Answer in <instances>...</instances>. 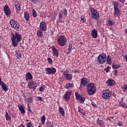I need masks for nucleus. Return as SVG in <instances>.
I'll return each instance as SVG.
<instances>
[{"instance_id": "1", "label": "nucleus", "mask_w": 127, "mask_h": 127, "mask_svg": "<svg viewBox=\"0 0 127 127\" xmlns=\"http://www.w3.org/2000/svg\"><path fill=\"white\" fill-rule=\"evenodd\" d=\"M22 39V37L18 32H15L14 34H11V35L12 45L14 47H17L18 43L21 41Z\"/></svg>"}, {"instance_id": "2", "label": "nucleus", "mask_w": 127, "mask_h": 127, "mask_svg": "<svg viewBox=\"0 0 127 127\" xmlns=\"http://www.w3.org/2000/svg\"><path fill=\"white\" fill-rule=\"evenodd\" d=\"M87 91L90 96H92L96 93V86L94 83H90L87 85Z\"/></svg>"}, {"instance_id": "3", "label": "nucleus", "mask_w": 127, "mask_h": 127, "mask_svg": "<svg viewBox=\"0 0 127 127\" xmlns=\"http://www.w3.org/2000/svg\"><path fill=\"white\" fill-rule=\"evenodd\" d=\"M57 42L60 46H65L67 42V39L64 35L59 36L57 38Z\"/></svg>"}, {"instance_id": "4", "label": "nucleus", "mask_w": 127, "mask_h": 127, "mask_svg": "<svg viewBox=\"0 0 127 127\" xmlns=\"http://www.w3.org/2000/svg\"><path fill=\"white\" fill-rule=\"evenodd\" d=\"M89 9L92 18L96 20H98V19L100 18V13H99V11L94 8H90Z\"/></svg>"}, {"instance_id": "5", "label": "nucleus", "mask_w": 127, "mask_h": 127, "mask_svg": "<svg viewBox=\"0 0 127 127\" xmlns=\"http://www.w3.org/2000/svg\"><path fill=\"white\" fill-rule=\"evenodd\" d=\"M107 60V55L105 53H101L97 57V62L99 64H104Z\"/></svg>"}, {"instance_id": "6", "label": "nucleus", "mask_w": 127, "mask_h": 127, "mask_svg": "<svg viewBox=\"0 0 127 127\" xmlns=\"http://www.w3.org/2000/svg\"><path fill=\"white\" fill-rule=\"evenodd\" d=\"M102 98L105 100H108L112 97V91L109 89H106L102 92Z\"/></svg>"}, {"instance_id": "7", "label": "nucleus", "mask_w": 127, "mask_h": 127, "mask_svg": "<svg viewBox=\"0 0 127 127\" xmlns=\"http://www.w3.org/2000/svg\"><path fill=\"white\" fill-rule=\"evenodd\" d=\"M46 74L50 75V74H55L56 73V68L55 67H46L45 68Z\"/></svg>"}, {"instance_id": "8", "label": "nucleus", "mask_w": 127, "mask_h": 127, "mask_svg": "<svg viewBox=\"0 0 127 127\" xmlns=\"http://www.w3.org/2000/svg\"><path fill=\"white\" fill-rule=\"evenodd\" d=\"M10 23L11 26L14 28V29H15L16 30H19V25H17L16 21H15L13 19H10Z\"/></svg>"}, {"instance_id": "9", "label": "nucleus", "mask_w": 127, "mask_h": 127, "mask_svg": "<svg viewBox=\"0 0 127 127\" xmlns=\"http://www.w3.org/2000/svg\"><path fill=\"white\" fill-rule=\"evenodd\" d=\"M72 95V91L68 90L67 92L63 96V99L65 102H68L70 100V97Z\"/></svg>"}, {"instance_id": "10", "label": "nucleus", "mask_w": 127, "mask_h": 127, "mask_svg": "<svg viewBox=\"0 0 127 127\" xmlns=\"http://www.w3.org/2000/svg\"><path fill=\"white\" fill-rule=\"evenodd\" d=\"M3 11L6 15V16H9L10 14H11V10H10V8L7 5H5L3 7Z\"/></svg>"}, {"instance_id": "11", "label": "nucleus", "mask_w": 127, "mask_h": 127, "mask_svg": "<svg viewBox=\"0 0 127 127\" xmlns=\"http://www.w3.org/2000/svg\"><path fill=\"white\" fill-rule=\"evenodd\" d=\"M63 74L64 77H65V78L66 79V80H72V78H73V76H72V74L68 73V69L64 71Z\"/></svg>"}, {"instance_id": "12", "label": "nucleus", "mask_w": 127, "mask_h": 127, "mask_svg": "<svg viewBox=\"0 0 127 127\" xmlns=\"http://www.w3.org/2000/svg\"><path fill=\"white\" fill-rule=\"evenodd\" d=\"M75 97L77 101H79L80 103H84L85 102V97L83 95H79L75 93Z\"/></svg>"}, {"instance_id": "13", "label": "nucleus", "mask_w": 127, "mask_h": 127, "mask_svg": "<svg viewBox=\"0 0 127 127\" xmlns=\"http://www.w3.org/2000/svg\"><path fill=\"white\" fill-rule=\"evenodd\" d=\"M47 29V26H46V23L45 21H42L40 23V30L42 31H46Z\"/></svg>"}, {"instance_id": "14", "label": "nucleus", "mask_w": 127, "mask_h": 127, "mask_svg": "<svg viewBox=\"0 0 127 127\" xmlns=\"http://www.w3.org/2000/svg\"><path fill=\"white\" fill-rule=\"evenodd\" d=\"M28 86L30 89H32L34 90L36 89V82L35 81H29Z\"/></svg>"}, {"instance_id": "15", "label": "nucleus", "mask_w": 127, "mask_h": 127, "mask_svg": "<svg viewBox=\"0 0 127 127\" xmlns=\"http://www.w3.org/2000/svg\"><path fill=\"white\" fill-rule=\"evenodd\" d=\"M52 52L53 56H55L56 57H59V53L58 52V50L56 49L54 46H52Z\"/></svg>"}, {"instance_id": "16", "label": "nucleus", "mask_w": 127, "mask_h": 127, "mask_svg": "<svg viewBox=\"0 0 127 127\" xmlns=\"http://www.w3.org/2000/svg\"><path fill=\"white\" fill-rule=\"evenodd\" d=\"M80 84L82 85V86H86L87 84H88V79L83 77L80 79Z\"/></svg>"}, {"instance_id": "17", "label": "nucleus", "mask_w": 127, "mask_h": 127, "mask_svg": "<svg viewBox=\"0 0 127 127\" xmlns=\"http://www.w3.org/2000/svg\"><path fill=\"white\" fill-rule=\"evenodd\" d=\"M33 77L32 76V74L30 72H28L26 73L25 75V79L26 81H30V80H32Z\"/></svg>"}, {"instance_id": "18", "label": "nucleus", "mask_w": 127, "mask_h": 127, "mask_svg": "<svg viewBox=\"0 0 127 127\" xmlns=\"http://www.w3.org/2000/svg\"><path fill=\"white\" fill-rule=\"evenodd\" d=\"M91 36L93 37V38H97L98 37V31L96 29H93L91 31Z\"/></svg>"}, {"instance_id": "19", "label": "nucleus", "mask_w": 127, "mask_h": 127, "mask_svg": "<svg viewBox=\"0 0 127 127\" xmlns=\"http://www.w3.org/2000/svg\"><path fill=\"white\" fill-rule=\"evenodd\" d=\"M16 12H19L20 9V3L18 1H16L14 3Z\"/></svg>"}, {"instance_id": "20", "label": "nucleus", "mask_w": 127, "mask_h": 127, "mask_svg": "<svg viewBox=\"0 0 127 127\" xmlns=\"http://www.w3.org/2000/svg\"><path fill=\"white\" fill-rule=\"evenodd\" d=\"M115 81L112 79H109L107 80V84L108 86H114L115 85Z\"/></svg>"}, {"instance_id": "21", "label": "nucleus", "mask_w": 127, "mask_h": 127, "mask_svg": "<svg viewBox=\"0 0 127 127\" xmlns=\"http://www.w3.org/2000/svg\"><path fill=\"white\" fill-rule=\"evenodd\" d=\"M65 88L67 90L68 89H73L74 88V84L72 83H68L65 85Z\"/></svg>"}, {"instance_id": "22", "label": "nucleus", "mask_w": 127, "mask_h": 127, "mask_svg": "<svg viewBox=\"0 0 127 127\" xmlns=\"http://www.w3.org/2000/svg\"><path fill=\"white\" fill-rule=\"evenodd\" d=\"M24 18H25V20H26V21H28V20H29L30 19V16H29V14L26 11L24 12Z\"/></svg>"}, {"instance_id": "23", "label": "nucleus", "mask_w": 127, "mask_h": 127, "mask_svg": "<svg viewBox=\"0 0 127 127\" xmlns=\"http://www.w3.org/2000/svg\"><path fill=\"white\" fill-rule=\"evenodd\" d=\"M1 86V88L3 91L5 92H7L8 90V88H7V85L4 83V82H2V84L0 85Z\"/></svg>"}, {"instance_id": "24", "label": "nucleus", "mask_w": 127, "mask_h": 127, "mask_svg": "<svg viewBox=\"0 0 127 127\" xmlns=\"http://www.w3.org/2000/svg\"><path fill=\"white\" fill-rule=\"evenodd\" d=\"M106 61L109 65H112V58L110 55H108L106 57Z\"/></svg>"}, {"instance_id": "25", "label": "nucleus", "mask_w": 127, "mask_h": 127, "mask_svg": "<svg viewBox=\"0 0 127 127\" xmlns=\"http://www.w3.org/2000/svg\"><path fill=\"white\" fill-rule=\"evenodd\" d=\"M59 112L60 114H61L63 117L65 116V112H64V109H63V108L59 107Z\"/></svg>"}, {"instance_id": "26", "label": "nucleus", "mask_w": 127, "mask_h": 127, "mask_svg": "<svg viewBox=\"0 0 127 127\" xmlns=\"http://www.w3.org/2000/svg\"><path fill=\"white\" fill-rule=\"evenodd\" d=\"M19 110L21 112V114H25V110H24V105H21L19 107Z\"/></svg>"}, {"instance_id": "27", "label": "nucleus", "mask_w": 127, "mask_h": 127, "mask_svg": "<svg viewBox=\"0 0 127 127\" xmlns=\"http://www.w3.org/2000/svg\"><path fill=\"white\" fill-rule=\"evenodd\" d=\"M5 117L6 121H11V117L9 116L7 112H5Z\"/></svg>"}, {"instance_id": "28", "label": "nucleus", "mask_w": 127, "mask_h": 127, "mask_svg": "<svg viewBox=\"0 0 127 127\" xmlns=\"http://www.w3.org/2000/svg\"><path fill=\"white\" fill-rule=\"evenodd\" d=\"M96 123L98 126H102V127H103V125H104V121L100 120L99 118L97 120Z\"/></svg>"}, {"instance_id": "29", "label": "nucleus", "mask_w": 127, "mask_h": 127, "mask_svg": "<svg viewBox=\"0 0 127 127\" xmlns=\"http://www.w3.org/2000/svg\"><path fill=\"white\" fill-rule=\"evenodd\" d=\"M45 121H46V117H45V116H42L41 118V122L43 125H44Z\"/></svg>"}, {"instance_id": "30", "label": "nucleus", "mask_w": 127, "mask_h": 127, "mask_svg": "<svg viewBox=\"0 0 127 127\" xmlns=\"http://www.w3.org/2000/svg\"><path fill=\"white\" fill-rule=\"evenodd\" d=\"M24 101H26L28 104H29V103H32V98H27L24 99Z\"/></svg>"}, {"instance_id": "31", "label": "nucleus", "mask_w": 127, "mask_h": 127, "mask_svg": "<svg viewBox=\"0 0 127 127\" xmlns=\"http://www.w3.org/2000/svg\"><path fill=\"white\" fill-rule=\"evenodd\" d=\"M37 35L38 37H41L43 35V33L41 30H38L37 32Z\"/></svg>"}, {"instance_id": "32", "label": "nucleus", "mask_w": 127, "mask_h": 127, "mask_svg": "<svg viewBox=\"0 0 127 127\" xmlns=\"http://www.w3.org/2000/svg\"><path fill=\"white\" fill-rule=\"evenodd\" d=\"M114 15H118V14L120 13V9H119V8H114Z\"/></svg>"}, {"instance_id": "33", "label": "nucleus", "mask_w": 127, "mask_h": 127, "mask_svg": "<svg viewBox=\"0 0 127 127\" xmlns=\"http://www.w3.org/2000/svg\"><path fill=\"white\" fill-rule=\"evenodd\" d=\"M112 67L114 69H119L121 67V65L117 64H113Z\"/></svg>"}, {"instance_id": "34", "label": "nucleus", "mask_w": 127, "mask_h": 127, "mask_svg": "<svg viewBox=\"0 0 127 127\" xmlns=\"http://www.w3.org/2000/svg\"><path fill=\"white\" fill-rule=\"evenodd\" d=\"M62 18H63V16L62 15V13H60L59 14V22H62Z\"/></svg>"}, {"instance_id": "35", "label": "nucleus", "mask_w": 127, "mask_h": 127, "mask_svg": "<svg viewBox=\"0 0 127 127\" xmlns=\"http://www.w3.org/2000/svg\"><path fill=\"white\" fill-rule=\"evenodd\" d=\"M122 91L127 92V84H124L122 87Z\"/></svg>"}, {"instance_id": "36", "label": "nucleus", "mask_w": 127, "mask_h": 127, "mask_svg": "<svg viewBox=\"0 0 127 127\" xmlns=\"http://www.w3.org/2000/svg\"><path fill=\"white\" fill-rule=\"evenodd\" d=\"M32 15L33 17H36V16H37V13L36 12V11L34 10V9H33L32 10Z\"/></svg>"}, {"instance_id": "37", "label": "nucleus", "mask_w": 127, "mask_h": 127, "mask_svg": "<svg viewBox=\"0 0 127 127\" xmlns=\"http://www.w3.org/2000/svg\"><path fill=\"white\" fill-rule=\"evenodd\" d=\"M47 61L48 62V63L50 64L51 65H52L53 64V60H52V59L51 58H48L47 59Z\"/></svg>"}, {"instance_id": "38", "label": "nucleus", "mask_w": 127, "mask_h": 127, "mask_svg": "<svg viewBox=\"0 0 127 127\" xmlns=\"http://www.w3.org/2000/svg\"><path fill=\"white\" fill-rule=\"evenodd\" d=\"M15 53L16 54V57L17 58H19V57H20V58H21V54H20V52H17V51H16Z\"/></svg>"}, {"instance_id": "39", "label": "nucleus", "mask_w": 127, "mask_h": 127, "mask_svg": "<svg viewBox=\"0 0 127 127\" xmlns=\"http://www.w3.org/2000/svg\"><path fill=\"white\" fill-rule=\"evenodd\" d=\"M114 8H119L118 6H119V3L117 1L114 2Z\"/></svg>"}, {"instance_id": "40", "label": "nucleus", "mask_w": 127, "mask_h": 127, "mask_svg": "<svg viewBox=\"0 0 127 127\" xmlns=\"http://www.w3.org/2000/svg\"><path fill=\"white\" fill-rule=\"evenodd\" d=\"M45 89V86L44 85H43L41 87H40V88L39 89V91H40V92H44Z\"/></svg>"}, {"instance_id": "41", "label": "nucleus", "mask_w": 127, "mask_h": 127, "mask_svg": "<svg viewBox=\"0 0 127 127\" xmlns=\"http://www.w3.org/2000/svg\"><path fill=\"white\" fill-rule=\"evenodd\" d=\"M120 106L123 108H127V105L124 103H120Z\"/></svg>"}, {"instance_id": "42", "label": "nucleus", "mask_w": 127, "mask_h": 127, "mask_svg": "<svg viewBox=\"0 0 127 127\" xmlns=\"http://www.w3.org/2000/svg\"><path fill=\"white\" fill-rule=\"evenodd\" d=\"M108 25H109L110 26L112 25H114V22L111 20H109L108 21Z\"/></svg>"}, {"instance_id": "43", "label": "nucleus", "mask_w": 127, "mask_h": 127, "mask_svg": "<svg viewBox=\"0 0 127 127\" xmlns=\"http://www.w3.org/2000/svg\"><path fill=\"white\" fill-rule=\"evenodd\" d=\"M61 12L64 14V15L67 16V10L66 9H64L63 11H61Z\"/></svg>"}, {"instance_id": "44", "label": "nucleus", "mask_w": 127, "mask_h": 127, "mask_svg": "<svg viewBox=\"0 0 127 127\" xmlns=\"http://www.w3.org/2000/svg\"><path fill=\"white\" fill-rule=\"evenodd\" d=\"M72 72L75 73L76 74H77V73L78 74H80V71H79V70H78L77 69H72Z\"/></svg>"}, {"instance_id": "45", "label": "nucleus", "mask_w": 127, "mask_h": 127, "mask_svg": "<svg viewBox=\"0 0 127 127\" xmlns=\"http://www.w3.org/2000/svg\"><path fill=\"white\" fill-rule=\"evenodd\" d=\"M47 127H53V125H52L51 122H49L47 123Z\"/></svg>"}, {"instance_id": "46", "label": "nucleus", "mask_w": 127, "mask_h": 127, "mask_svg": "<svg viewBox=\"0 0 127 127\" xmlns=\"http://www.w3.org/2000/svg\"><path fill=\"white\" fill-rule=\"evenodd\" d=\"M27 127H33V126H32V124H31V122H29L26 124Z\"/></svg>"}, {"instance_id": "47", "label": "nucleus", "mask_w": 127, "mask_h": 127, "mask_svg": "<svg viewBox=\"0 0 127 127\" xmlns=\"http://www.w3.org/2000/svg\"><path fill=\"white\" fill-rule=\"evenodd\" d=\"M37 98L38 99V101H42V102L43 101V99L40 96H38L37 97Z\"/></svg>"}, {"instance_id": "48", "label": "nucleus", "mask_w": 127, "mask_h": 127, "mask_svg": "<svg viewBox=\"0 0 127 127\" xmlns=\"http://www.w3.org/2000/svg\"><path fill=\"white\" fill-rule=\"evenodd\" d=\"M118 126H119V127H122V126H123V122H122V121H119V122L118 123Z\"/></svg>"}, {"instance_id": "49", "label": "nucleus", "mask_w": 127, "mask_h": 127, "mask_svg": "<svg viewBox=\"0 0 127 127\" xmlns=\"http://www.w3.org/2000/svg\"><path fill=\"white\" fill-rule=\"evenodd\" d=\"M81 20L83 21V22H85L86 21V19L85 18V17L81 16Z\"/></svg>"}, {"instance_id": "50", "label": "nucleus", "mask_w": 127, "mask_h": 127, "mask_svg": "<svg viewBox=\"0 0 127 127\" xmlns=\"http://www.w3.org/2000/svg\"><path fill=\"white\" fill-rule=\"evenodd\" d=\"M28 112H30V113H32V110L30 109V107L28 105Z\"/></svg>"}, {"instance_id": "51", "label": "nucleus", "mask_w": 127, "mask_h": 127, "mask_svg": "<svg viewBox=\"0 0 127 127\" xmlns=\"http://www.w3.org/2000/svg\"><path fill=\"white\" fill-rule=\"evenodd\" d=\"M32 2H33V3H36L37 1H39V0H32Z\"/></svg>"}, {"instance_id": "52", "label": "nucleus", "mask_w": 127, "mask_h": 127, "mask_svg": "<svg viewBox=\"0 0 127 127\" xmlns=\"http://www.w3.org/2000/svg\"><path fill=\"white\" fill-rule=\"evenodd\" d=\"M124 59H125V60H126V62H127V55H125Z\"/></svg>"}, {"instance_id": "53", "label": "nucleus", "mask_w": 127, "mask_h": 127, "mask_svg": "<svg viewBox=\"0 0 127 127\" xmlns=\"http://www.w3.org/2000/svg\"><path fill=\"white\" fill-rule=\"evenodd\" d=\"M3 83V81H1V78L0 77V86Z\"/></svg>"}, {"instance_id": "54", "label": "nucleus", "mask_w": 127, "mask_h": 127, "mask_svg": "<svg viewBox=\"0 0 127 127\" xmlns=\"http://www.w3.org/2000/svg\"><path fill=\"white\" fill-rule=\"evenodd\" d=\"M19 127H25L23 124H20L19 126Z\"/></svg>"}, {"instance_id": "55", "label": "nucleus", "mask_w": 127, "mask_h": 127, "mask_svg": "<svg viewBox=\"0 0 127 127\" xmlns=\"http://www.w3.org/2000/svg\"><path fill=\"white\" fill-rule=\"evenodd\" d=\"M120 2H125L126 1V0H119Z\"/></svg>"}, {"instance_id": "56", "label": "nucleus", "mask_w": 127, "mask_h": 127, "mask_svg": "<svg viewBox=\"0 0 127 127\" xmlns=\"http://www.w3.org/2000/svg\"><path fill=\"white\" fill-rule=\"evenodd\" d=\"M68 49H72V45H69Z\"/></svg>"}, {"instance_id": "57", "label": "nucleus", "mask_w": 127, "mask_h": 127, "mask_svg": "<svg viewBox=\"0 0 127 127\" xmlns=\"http://www.w3.org/2000/svg\"><path fill=\"white\" fill-rule=\"evenodd\" d=\"M23 98H24V99H27V98H26V95H25V94H23Z\"/></svg>"}, {"instance_id": "58", "label": "nucleus", "mask_w": 127, "mask_h": 127, "mask_svg": "<svg viewBox=\"0 0 127 127\" xmlns=\"http://www.w3.org/2000/svg\"><path fill=\"white\" fill-rule=\"evenodd\" d=\"M72 50V49H68V51L69 52H71V51Z\"/></svg>"}, {"instance_id": "59", "label": "nucleus", "mask_w": 127, "mask_h": 127, "mask_svg": "<svg viewBox=\"0 0 127 127\" xmlns=\"http://www.w3.org/2000/svg\"><path fill=\"white\" fill-rule=\"evenodd\" d=\"M70 53H71V52H68L67 53V54H70Z\"/></svg>"}, {"instance_id": "60", "label": "nucleus", "mask_w": 127, "mask_h": 127, "mask_svg": "<svg viewBox=\"0 0 127 127\" xmlns=\"http://www.w3.org/2000/svg\"><path fill=\"white\" fill-rule=\"evenodd\" d=\"M2 39V37L1 36H0V40Z\"/></svg>"}, {"instance_id": "61", "label": "nucleus", "mask_w": 127, "mask_h": 127, "mask_svg": "<svg viewBox=\"0 0 127 127\" xmlns=\"http://www.w3.org/2000/svg\"><path fill=\"white\" fill-rule=\"evenodd\" d=\"M92 106H93V107H95L96 106V104H92Z\"/></svg>"}, {"instance_id": "62", "label": "nucleus", "mask_w": 127, "mask_h": 127, "mask_svg": "<svg viewBox=\"0 0 127 127\" xmlns=\"http://www.w3.org/2000/svg\"><path fill=\"white\" fill-rule=\"evenodd\" d=\"M118 71H117V70H115V72L117 73Z\"/></svg>"}, {"instance_id": "63", "label": "nucleus", "mask_w": 127, "mask_h": 127, "mask_svg": "<svg viewBox=\"0 0 127 127\" xmlns=\"http://www.w3.org/2000/svg\"><path fill=\"white\" fill-rule=\"evenodd\" d=\"M79 113H81V111H80V110H79Z\"/></svg>"}, {"instance_id": "64", "label": "nucleus", "mask_w": 127, "mask_h": 127, "mask_svg": "<svg viewBox=\"0 0 127 127\" xmlns=\"http://www.w3.org/2000/svg\"><path fill=\"white\" fill-rule=\"evenodd\" d=\"M106 72H108V70H106Z\"/></svg>"}]
</instances>
